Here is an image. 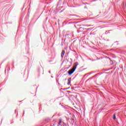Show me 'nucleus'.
Instances as JSON below:
<instances>
[{"mask_svg": "<svg viewBox=\"0 0 126 126\" xmlns=\"http://www.w3.org/2000/svg\"><path fill=\"white\" fill-rule=\"evenodd\" d=\"M76 66H77V65H75V66L68 70V71H67V73H68L69 75H71V74H72V73H73L74 71H75V69H76Z\"/></svg>", "mask_w": 126, "mask_h": 126, "instance_id": "obj_1", "label": "nucleus"}, {"mask_svg": "<svg viewBox=\"0 0 126 126\" xmlns=\"http://www.w3.org/2000/svg\"><path fill=\"white\" fill-rule=\"evenodd\" d=\"M64 54H65V52L64 50L62 51V52L61 53V58L62 59H63V56H64Z\"/></svg>", "mask_w": 126, "mask_h": 126, "instance_id": "obj_2", "label": "nucleus"}, {"mask_svg": "<svg viewBox=\"0 0 126 126\" xmlns=\"http://www.w3.org/2000/svg\"><path fill=\"white\" fill-rule=\"evenodd\" d=\"M70 83H71V78H69L68 79L67 85H70Z\"/></svg>", "mask_w": 126, "mask_h": 126, "instance_id": "obj_3", "label": "nucleus"}, {"mask_svg": "<svg viewBox=\"0 0 126 126\" xmlns=\"http://www.w3.org/2000/svg\"><path fill=\"white\" fill-rule=\"evenodd\" d=\"M113 119H114V120H116V114H114L113 115Z\"/></svg>", "mask_w": 126, "mask_h": 126, "instance_id": "obj_4", "label": "nucleus"}, {"mask_svg": "<svg viewBox=\"0 0 126 126\" xmlns=\"http://www.w3.org/2000/svg\"><path fill=\"white\" fill-rule=\"evenodd\" d=\"M61 124H62V121L60 120V121H59V122L58 123L59 126H61Z\"/></svg>", "mask_w": 126, "mask_h": 126, "instance_id": "obj_5", "label": "nucleus"}, {"mask_svg": "<svg viewBox=\"0 0 126 126\" xmlns=\"http://www.w3.org/2000/svg\"><path fill=\"white\" fill-rule=\"evenodd\" d=\"M63 90H67V89H66V88L63 89Z\"/></svg>", "mask_w": 126, "mask_h": 126, "instance_id": "obj_6", "label": "nucleus"}, {"mask_svg": "<svg viewBox=\"0 0 126 126\" xmlns=\"http://www.w3.org/2000/svg\"><path fill=\"white\" fill-rule=\"evenodd\" d=\"M97 76V75H95L94 76V77H96Z\"/></svg>", "mask_w": 126, "mask_h": 126, "instance_id": "obj_7", "label": "nucleus"}, {"mask_svg": "<svg viewBox=\"0 0 126 126\" xmlns=\"http://www.w3.org/2000/svg\"><path fill=\"white\" fill-rule=\"evenodd\" d=\"M49 73H51V71H48Z\"/></svg>", "mask_w": 126, "mask_h": 126, "instance_id": "obj_8", "label": "nucleus"}, {"mask_svg": "<svg viewBox=\"0 0 126 126\" xmlns=\"http://www.w3.org/2000/svg\"><path fill=\"white\" fill-rule=\"evenodd\" d=\"M66 89H67H67H69V87L68 88H66Z\"/></svg>", "mask_w": 126, "mask_h": 126, "instance_id": "obj_9", "label": "nucleus"}, {"mask_svg": "<svg viewBox=\"0 0 126 126\" xmlns=\"http://www.w3.org/2000/svg\"><path fill=\"white\" fill-rule=\"evenodd\" d=\"M92 62H94V61H95V60H92Z\"/></svg>", "mask_w": 126, "mask_h": 126, "instance_id": "obj_10", "label": "nucleus"}, {"mask_svg": "<svg viewBox=\"0 0 126 126\" xmlns=\"http://www.w3.org/2000/svg\"><path fill=\"white\" fill-rule=\"evenodd\" d=\"M84 8H86V6H85V7H84Z\"/></svg>", "mask_w": 126, "mask_h": 126, "instance_id": "obj_11", "label": "nucleus"}, {"mask_svg": "<svg viewBox=\"0 0 126 126\" xmlns=\"http://www.w3.org/2000/svg\"><path fill=\"white\" fill-rule=\"evenodd\" d=\"M89 60H90V61H92L91 59H89Z\"/></svg>", "mask_w": 126, "mask_h": 126, "instance_id": "obj_12", "label": "nucleus"}, {"mask_svg": "<svg viewBox=\"0 0 126 126\" xmlns=\"http://www.w3.org/2000/svg\"><path fill=\"white\" fill-rule=\"evenodd\" d=\"M52 78H53V76H51Z\"/></svg>", "mask_w": 126, "mask_h": 126, "instance_id": "obj_13", "label": "nucleus"}, {"mask_svg": "<svg viewBox=\"0 0 126 126\" xmlns=\"http://www.w3.org/2000/svg\"><path fill=\"white\" fill-rule=\"evenodd\" d=\"M89 26H90V25H89Z\"/></svg>", "mask_w": 126, "mask_h": 126, "instance_id": "obj_14", "label": "nucleus"}]
</instances>
